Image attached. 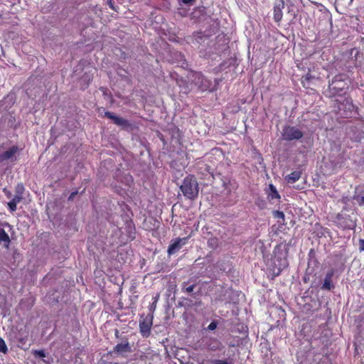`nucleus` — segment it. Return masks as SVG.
<instances>
[{"label": "nucleus", "instance_id": "12", "mask_svg": "<svg viewBox=\"0 0 364 364\" xmlns=\"http://www.w3.org/2000/svg\"><path fill=\"white\" fill-rule=\"evenodd\" d=\"M274 18L277 22H279L282 18V11L279 5L274 7Z\"/></svg>", "mask_w": 364, "mask_h": 364}, {"label": "nucleus", "instance_id": "24", "mask_svg": "<svg viewBox=\"0 0 364 364\" xmlns=\"http://www.w3.org/2000/svg\"><path fill=\"white\" fill-rule=\"evenodd\" d=\"M212 364H230L227 360H214L212 361Z\"/></svg>", "mask_w": 364, "mask_h": 364}, {"label": "nucleus", "instance_id": "1", "mask_svg": "<svg viewBox=\"0 0 364 364\" xmlns=\"http://www.w3.org/2000/svg\"><path fill=\"white\" fill-rule=\"evenodd\" d=\"M180 189L183 196L191 200L196 198L199 192L198 183L193 176H189L184 178Z\"/></svg>", "mask_w": 364, "mask_h": 364}, {"label": "nucleus", "instance_id": "33", "mask_svg": "<svg viewBox=\"0 0 364 364\" xmlns=\"http://www.w3.org/2000/svg\"><path fill=\"white\" fill-rule=\"evenodd\" d=\"M127 181L131 180V179H132V177H131L130 176H128L127 177Z\"/></svg>", "mask_w": 364, "mask_h": 364}, {"label": "nucleus", "instance_id": "2", "mask_svg": "<svg viewBox=\"0 0 364 364\" xmlns=\"http://www.w3.org/2000/svg\"><path fill=\"white\" fill-rule=\"evenodd\" d=\"M282 135L284 140L293 141L300 139L303 132L296 127L287 126L283 129Z\"/></svg>", "mask_w": 364, "mask_h": 364}, {"label": "nucleus", "instance_id": "6", "mask_svg": "<svg viewBox=\"0 0 364 364\" xmlns=\"http://www.w3.org/2000/svg\"><path fill=\"white\" fill-rule=\"evenodd\" d=\"M333 270H331L326 274L323 285L321 287L322 289L330 290L333 287L332 277L333 276Z\"/></svg>", "mask_w": 364, "mask_h": 364}, {"label": "nucleus", "instance_id": "9", "mask_svg": "<svg viewBox=\"0 0 364 364\" xmlns=\"http://www.w3.org/2000/svg\"><path fill=\"white\" fill-rule=\"evenodd\" d=\"M268 198L270 200L279 199L280 196L277 191V188L272 184L269 186Z\"/></svg>", "mask_w": 364, "mask_h": 364}, {"label": "nucleus", "instance_id": "25", "mask_svg": "<svg viewBox=\"0 0 364 364\" xmlns=\"http://www.w3.org/2000/svg\"><path fill=\"white\" fill-rule=\"evenodd\" d=\"M359 244H360V250L364 251V240L360 239L359 240Z\"/></svg>", "mask_w": 364, "mask_h": 364}, {"label": "nucleus", "instance_id": "10", "mask_svg": "<svg viewBox=\"0 0 364 364\" xmlns=\"http://www.w3.org/2000/svg\"><path fill=\"white\" fill-rule=\"evenodd\" d=\"M140 331L143 336L147 337L150 333L151 326L149 323L143 321L139 323Z\"/></svg>", "mask_w": 364, "mask_h": 364}, {"label": "nucleus", "instance_id": "5", "mask_svg": "<svg viewBox=\"0 0 364 364\" xmlns=\"http://www.w3.org/2000/svg\"><path fill=\"white\" fill-rule=\"evenodd\" d=\"M18 148L16 146H12L4 153L0 154V162L9 160L11 159L17 152Z\"/></svg>", "mask_w": 364, "mask_h": 364}, {"label": "nucleus", "instance_id": "4", "mask_svg": "<svg viewBox=\"0 0 364 364\" xmlns=\"http://www.w3.org/2000/svg\"><path fill=\"white\" fill-rule=\"evenodd\" d=\"M105 116L112 119L115 124L122 128H127L130 125L129 122L127 119L116 116L110 112H105Z\"/></svg>", "mask_w": 364, "mask_h": 364}, {"label": "nucleus", "instance_id": "23", "mask_svg": "<svg viewBox=\"0 0 364 364\" xmlns=\"http://www.w3.org/2000/svg\"><path fill=\"white\" fill-rule=\"evenodd\" d=\"M217 328V323L215 321H212L208 326V329L210 331H213Z\"/></svg>", "mask_w": 364, "mask_h": 364}, {"label": "nucleus", "instance_id": "22", "mask_svg": "<svg viewBox=\"0 0 364 364\" xmlns=\"http://www.w3.org/2000/svg\"><path fill=\"white\" fill-rule=\"evenodd\" d=\"M355 200L360 205L364 204V196H357L355 198Z\"/></svg>", "mask_w": 364, "mask_h": 364}, {"label": "nucleus", "instance_id": "19", "mask_svg": "<svg viewBox=\"0 0 364 364\" xmlns=\"http://www.w3.org/2000/svg\"><path fill=\"white\" fill-rule=\"evenodd\" d=\"M337 84H338L337 80H335L332 81L331 84L330 85V87L333 90H336V89L343 90L344 88L343 87L339 86Z\"/></svg>", "mask_w": 364, "mask_h": 364}, {"label": "nucleus", "instance_id": "13", "mask_svg": "<svg viewBox=\"0 0 364 364\" xmlns=\"http://www.w3.org/2000/svg\"><path fill=\"white\" fill-rule=\"evenodd\" d=\"M286 266H287V262H286L285 260H284L283 262H282L279 264V267H275L273 269V270H272V272H273V275H274V277L278 276V275L280 274V272H281L282 269H283L284 268H285V267H286Z\"/></svg>", "mask_w": 364, "mask_h": 364}, {"label": "nucleus", "instance_id": "17", "mask_svg": "<svg viewBox=\"0 0 364 364\" xmlns=\"http://www.w3.org/2000/svg\"><path fill=\"white\" fill-rule=\"evenodd\" d=\"M33 355H35V357L42 358L46 357V353L43 350H36L33 351Z\"/></svg>", "mask_w": 364, "mask_h": 364}, {"label": "nucleus", "instance_id": "29", "mask_svg": "<svg viewBox=\"0 0 364 364\" xmlns=\"http://www.w3.org/2000/svg\"><path fill=\"white\" fill-rule=\"evenodd\" d=\"M157 301H158V298H157V297H155V298H154V302H153V304H156Z\"/></svg>", "mask_w": 364, "mask_h": 364}, {"label": "nucleus", "instance_id": "11", "mask_svg": "<svg viewBox=\"0 0 364 364\" xmlns=\"http://www.w3.org/2000/svg\"><path fill=\"white\" fill-rule=\"evenodd\" d=\"M301 177L299 171H293L286 177V180L289 183H294L297 181Z\"/></svg>", "mask_w": 364, "mask_h": 364}, {"label": "nucleus", "instance_id": "18", "mask_svg": "<svg viewBox=\"0 0 364 364\" xmlns=\"http://www.w3.org/2000/svg\"><path fill=\"white\" fill-rule=\"evenodd\" d=\"M22 198H23V196H21L20 194H16L15 196L11 200V201L17 205L18 203H19L21 201Z\"/></svg>", "mask_w": 364, "mask_h": 364}, {"label": "nucleus", "instance_id": "30", "mask_svg": "<svg viewBox=\"0 0 364 364\" xmlns=\"http://www.w3.org/2000/svg\"><path fill=\"white\" fill-rule=\"evenodd\" d=\"M75 195V193H72L70 196L69 197V198H72L73 197H74V196Z\"/></svg>", "mask_w": 364, "mask_h": 364}, {"label": "nucleus", "instance_id": "15", "mask_svg": "<svg viewBox=\"0 0 364 364\" xmlns=\"http://www.w3.org/2000/svg\"><path fill=\"white\" fill-rule=\"evenodd\" d=\"M7 351H8V348H7L5 341L1 338H0V352L6 353Z\"/></svg>", "mask_w": 364, "mask_h": 364}, {"label": "nucleus", "instance_id": "20", "mask_svg": "<svg viewBox=\"0 0 364 364\" xmlns=\"http://www.w3.org/2000/svg\"><path fill=\"white\" fill-rule=\"evenodd\" d=\"M23 191H24L23 186L22 184H18L16 188V194H20V195L23 196Z\"/></svg>", "mask_w": 364, "mask_h": 364}, {"label": "nucleus", "instance_id": "3", "mask_svg": "<svg viewBox=\"0 0 364 364\" xmlns=\"http://www.w3.org/2000/svg\"><path fill=\"white\" fill-rule=\"evenodd\" d=\"M190 79L192 83L202 91L208 90L210 87V82L200 73H193Z\"/></svg>", "mask_w": 364, "mask_h": 364}, {"label": "nucleus", "instance_id": "8", "mask_svg": "<svg viewBox=\"0 0 364 364\" xmlns=\"http://www.w3.org/2000/svg\"><path fill=\"white\" fill-rule=\"evenodd\" d=\"M183 240L184 239L178 238V239L176 240L173 242H172L169 245L168 249V255H173L174 253H176L181 247V245H182L181 243Z\"/></svg>", "mask_w": 364, "mask_h": 364}, {"label": "nucleus", "instance_id": "28", "mask_svg": "<svg viewBox=\"0 0 364 364\" xmlns=\"http://www.w3.org/2000/svg\"><path fill=\"white\" fill-rule=\"evenodd\" d=\"M209 348L211 349V350H216L218 348V344L216 343L215 345H213V346H211L210 345L209 346Z\"/></svg>", "mask_w": 364, "mask_h": 364}, {"label": "nucleus", "instance_id": "7", "mask_svg": "<svg viewBox=\"0 0 364 364\" xmlns=\"http://www.w3.org/2000/svg\"><path fill=\"white\" fill-rule=\"evenodd\" d=\"M114 351L118 354L122 355L125 353H129L132 351L131 347L129 346V342L126 341L124 343H118L114 347Z\"/></svg>", "mask_w": 364, "mask_h": 364}, {"label": "nucleus", "instance_id": "21", "mask_svg": "<svg viewBox=\"0 0 364 364\" xmlns=\"http://www.w3.org/2000/svg\"><path fill=\"white\" fill-rule=\"evenodd\" d=\"M16 205H17L11 200L8 203V206L11 212H14L16 210Z\"/></svg>", "mask_w": 364, "mask_h": 364}, {"label": "nucleus", "instance_id": "16", "mask_svg": "<svg viewBox=\"0 0 364 364\" xmlns=\"http://www.w3.org/2000/svg\"><path fill=\"white\" fill-rule=\"evenodd\" d=\"M273 215L275 218H278V219L284 220V214L282 211L276 210L273 213Z\"/></svg>", "mask_w": 364, "mask_h": 364}, {"label": "nucleus", "instance_id": "34", "mask_svg": "<svg viewBox=\"0 0 364 364\" xmlns=\"http://www.w3.org/2000/svg\"><path fill=\"white\" fill-rule=\"evenodd\" d=\"M349 107H353V105H351V103H349Z\"/></svg>", "mask_w": 364, "mask_h": 364}, {"label": "nucleus", "instance_id": "31", "mask_svg": "<svg viewBox=\"0 0 364 364\" xmlns=\"http://www.w3.org/2000/svg\"><path fill=\"white\" fill-rule=\"evenodd\" d=\"M43 362L46 363V364H50V361L49 360H43Z\"/></svg>", "mask_w": 364, "mask_h": 364}, {"label": "nucleus", "instance_id": "32", "mask_svg": "<svg viewBox=\"0 0 364 364\" xmlns=\"http://www.w3.org/2000/svg\"><path fill=\"white\" fill-rule=\"evenodd\" d=\"M151 309H152V308H153V309H155V308H156V304H152V305H151Z\"/></svg>", "mask_w": 364, "mask_h": 364}, {"label": "nucleus", "instance_id": "14", "mask_svg": "<svg viewBox=\"0 0 364 364\" xmlns=\"http://www.w3.org/2000/svg\"><path fill=\"white\" fill-rule=\"evenodd\" d=\"M0 241L8 243L10 242L9 237L4 229H0Z\"/></svg>", "mask_w": 364, "mask_h": 364}, {"label": "nucleus", "instance_id": "27", "mask_svg": "<svg viewBox=\"0 0 364 364\" xmlns=\"http://www.w3.org/2000/svg\"><path fill=\"white\" fill-rule=\"evenodd\" d=\"M184 4H193L196 0H181Z\"/></svg>", "mask_w": 364, "mask_h": 364}, {"label": "nucleus", "instance_id": "26", "mask_svg": "<svg viewBox=\"0 0 364 364\" xmlns=\"http://www.w3.org/2000/svg\"><path fill=\"white\" fill-rule=\"evenodd\" d=\"M194 287H195L194 285H191L186 288V291L188 293H191L193 291Z\"/></svg>", "mask_w": 364, "mask_h": 364}]
</instances>
